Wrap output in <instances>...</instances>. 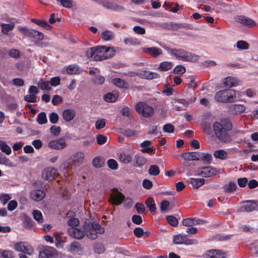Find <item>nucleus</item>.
Wrapping results in <instances>:
<instances>
[{
  "instance_id": "b1692460",
  "label": "nucleus",
  "mask_w": 258,
  "mask_h": 258,
  "mask_svg": "<svg viewBox=\"0 0 258 258\" xmlns=\"http://www.w3.org/2000/svg\"><path fill=\"white\" fill-rule=\"evenodd\" d=\"M170 26L171 29L173 30H177L179 29H194V27L192 25L187 23H172L170 24Z\"/></svg>"
},
{
  "instance_id": "052dcab7",
  "label": "nucleus",
  "mask_w": 258,
  "mask_h": 258,
  "mask_svg": "<svg viewBox=\"0 0 258 258\" xmlns=\"http://www.w3.org/2000/svg\"><path fill=\"white\" fill-rule=\"evenodd\" d=\"M63 7L70 9L73 6V1L72 0H56Z\"/></svg>"
},
{
  "instance_id": "de8ad7c7",
  "label": "nucleus",
  "mask_w": 258,
  "mask_h": 258,
  "mask_svg": "<svg viewBox=\"0 0 258 258\" xmlns=\"http://www.w3.org/2000/svg\"><path fill=\"white\" fill-rule=\"evenodd\" d=\"M49 85V83L48 81H45L42 79H41L37 84V85L40 89L41 90H46L48 92L51 90V88Z\"/></svg>"
},
{
  "instance_id": "c03bdc74",
  "label": "nucleus",
  "mask_w": 258,
  "mask_h": 258,
  "mask_svg": "<svg viewBox=\"0 0 258 258\" xmlns=\"http://www.w3.org/2000/svg\"><path fill=\"white\" fill-rule=\"evenodd\" d=\"M115 37L113 32L109 30H105L102 33V38L105 41H110L114 39Z\"/></svg>"
},
{
  "instance_id": "f03ea898",
  "label": "nucleus",
  "mask_w": 258,
  "mask_h": 258,
  "mask_svg": "<svg viewBox=\"0 0 258 258\" xmlns=\"http://www.w3.org/2000/svg\"><path fill=\"white\" fill-rule=\"evenodd\" d=\"M213 128L216 137L222 142L228 143L230 140L228 133L232 129V124L229 120L225 119L213 123Z\"/></svg>"
},
{
  "instance_id": "5fc2aeb1",
  "label": "nucleus",
  "mask_w": 258,
  "mask_h": 258,
  "mask_svg": "<svg viewBox=\"0 0 258 258\" xmlns=\"http://www.w3.org/2000/svg\"><path fill=\"white\" fill-rule=\"evenodd\" d=\"M67 224L70 228H77L79 225L80 221L77 218H72L68 220Z\"/></svg>"
},
{
  "instance_id": "6e6d98bb",
  "label": "nucleus",
  "mask_w": 258,
  "mask_h": 258,
  "mask_svg": "<svg viewBox=\"0 0 258 258\" xmlns=\"http://www.w3.org/2000/svg\"><path fill=\"white\" fill-rule=\"evenodd\" d=\"M34 219L39 223H42L43 222L42 213L39 210H34L33 212Z\"/></svg>"
},
{
  "instance_id": "c756f323",
  "label": "nucleus",
  "mask_w": 258,
  "mask_h": 258,
  "mask_svg": "<svg viewBox=\"0 0 258 258\" xmlns=\"http://www.w3.org/2000/svg\"><path fill=\"white\" fill-rule=\"evenodd\" d=\"M188 181L193 188L198 189L205 183V180L204 178H190Z\"/></svg>"
},
{
  "instance_id": "69168bd1",
  "label": "nucleus",
  "mask_w": 258,
  "mask_h": 258,
  "mask_svg": "<svg viewBox=\"0 0 258 258\" xmlns=\"http://www.w3.org/2000/svg\"><path fill=\"white\" fill-rule=\"evenodd\" d=\"M106 122L104 119H99L95 122V127L97 130H100L105 126Z\"/></svg>"
},
{
  "instance_id": "5701e85b",
  "label": "nucleus",
  "mask_w": 258,
  "mask_h": 258,
  "mask_svg": "<svg viewBox=\"0 0 258 258\" xmlns=\"http://www.w3.org/2000/svg\"><path fill=\"white\" fill-rule=\"evenodd\" d=\"M245 107L243 105L232 104L229 107V111L233 114H238L245 111Z\"/></svg>"
},
{
  "instance_id": "58836bf2",
  "label": "nucleus",
  "mask_w": 258,
  "mask_h": 258,
  "mask_svg": "<svg viewBox=\"0 0 258 258\" xmlns=\"http://www.w3.org/2000/svg\"><path fill=\"white\" fill-rule=\"evenodd\" d=\"M173 67V64L172 62L165 61L159 64L158 69L162 71H167L171 70Z\"/></svg>"
},
{
  "instance_id": "f704fd0d",
  "label": "nucleus",
  "mask_w": 258,
  "mask_h": 258,
  "mask_svg": "<svg viewBox=\"0 0 258 258\" xmlns=\"http://www.w3.org/2000/svg\"><path fill=\"white\" fill-rule=\"evenodd\" d=\"M200 160H202L205 164H210L212 161V155L209 153H199Z\"/></svg>"
},
{
  "instance_id": "864d4df0",
  "label": "nucleus",
  "mask_w": 258,
  "mask_h": 258,
  "mask_svg": "<svg viewBox=\"0 0 258 258\" xmlns=\"http://www.w3.org/2000/svg\"><path fill=\"white\" fill-rule=\"evenodd\" d=\"M148 172L151 175L157 176L160 173V169L157 165H152L150 166Z\"/></svg>"
},
{
  "instance_id": "c9c22d12",
  "label": "nucleus",
  "mask_w": 258,
  "mask_h": 258,
  "mask_svg": "<svg viewBox=\"0 0 258 258\" xmlns=\"http://www.w3.org/2000/svg\"><path fill=\"white\" fill-rule=\"evenodd\" d=\"M124 43L128 45H139L141 44L140 40L135 37H128L124 39Z\"/></svg>"
},
{
  "instance_id": "49530a36",
  "label": "nucleus",
  "mask_w": 258,
  "mask_h": 258,
  "mask_svg": "<svg viewBox=\"0 0 258 258\" xmlns=\"http://www.w3.org/2000/svg\"><path fill=\"white\" fill-rule=\"evenodd\" d=\"M0 164L9 167L13 166L12 161L1 152H0Z\"/></svg>"
},
{
  "instance_id": "393cba45",
  "label": "nucleus",
  "mask_w": 258,
  "mask_h": 258,
  "mask_svg": "<svg viewBox=\"0 0 258 258\" xmlns=\"http://www.w3.org/2000/svg\"><path fill=\"white\" fill-rule=\"evenodd\" d=\"M76 115V112L73 109H67L63 110L62 112V116L63 119L69 122L72 120Z\"/></svg>"
},
{
  "instance_id": "9d476101",
  "label": "nucleus",
  "mask_w": 258,
  "mask_h": 258,
  "mask_svg": "<svg viewBox=\"0 0 258 258\" xmlns=\"http://www.w3.org/2000/svg\"><path fill=\"white\" fill-rule=\"evenodd\" d=\"M197 174L199 176L204 177H209L216 175L218 171L216 168L212 166L202 167L197 170Z\"/></svg>"
},
{
  "instance_id": "6e6552de",
  "label": "nucleus",
  "mask_w": 258,
  "mask_h": 258,
  "mask_svg": "<svg viewBox=\"0 0 258 258\" xmlns=\"http://www.w3.org/2000/svg\"><path fill=\"white\" fill-rule=\"evenodd\" d=\"M14 249L18 251L22 252L28 255H31L34 252V249L27 242H17L14 245Z\"/></svg>"
},
{
  "instance_id": "a878e982",
  "label": "nucleus",
  "mask_w": 258,
  "mask_h": 258,
  "mask_svg": "<svg viewBox=\"0 0 258 258\" xmlns=\"http://www.w3.org/2000/svg\"><path fill=\"white\" fill-rule=\"evenodd\" d=\"M200 152H187L181 154L180 156L182 157L184 160H200Z\"/></svg>"
},
{
  "instance_id": "8fccbe9b",
  "label": "nucleus",
  "mask_w": 258,
  "mask_h": 258,
  "mask_svg": "<svg viewBox=\"0 0 258 258\" xmlns=\"http://www.w3.org/2000/svg\"><path fill=\"white\" fill-rule=\"evenodd\" d=\"M37 121L39 124H43L47 122L46 114L44 112H41L38 114Z\"/></svg>"
},
{
  "instance_id": "aec40b11",
  "label": "nucleus",
  "mask_w": 258,
  "mask_h": 258,
  "mask_svg": "<svg viewBox=\"0 0 258 258\" xmlns=\"http://www.w3.org/2000/svg\"><path fill=\"white\" fill-rule=\"evenodd\" d=\"M68 250L72 253L81 254L83 251V248L78 241H74L69 244Z\"/></svg>"
},
{
  "instance_id": "39448f33",
  "label": "nucleus",
  "mask_w": 258,
  "mask_h": 258,
  "mask_svg": "<svg viewBox=\"0 0 258 258\" xmlns=\"http://www.w3.org/2000/svg\"><path fill=\"white\" fill-rule=\"evenodd\" d=\"M236 91L234 89H224L217 92L215 99L219 102L232 103L236 101Z\"/></svg>"
},
{
  "instance_id": "c85d7f7f",
  "label": "nucleus",
  "mask_w": 258,
  "mask_h": 258,
  "mask_svg": "<svg viewBox=\"0 0 258 258\" xmlns=\"http://www.w3.org/2000/svg\"><path fill=\"white\" fill-rule=\"evenodd\" d=\"M140 75L143 79L149 80L158 78L160 77V75L158 73L148 71H144L140 73Z\"/></svg>"
},
{
  "instance_id": "f3484780",
  "label": "nucleus",
  "mask_w": 258,
  "mask_h": 258,
  "mask_svg": "<svg viewBox=\"0 0 258 258\" xmlns=\"http://www.w3.org/2000/svg\"><path fill=\"white\" fill-rule=\"evenodd\" d=\"M143 52L148 54L153 57H157L163 53L161 48L156 47H143L141 48Z\"/></svg>"
},
{
  "instance_id": "a19ab883",
  "label": "nucleus",
  "mask_w": 258,
  "mask_h": 258,
  "mask_svg": "<svg viewBox=\"0 0 258 258\" xmlns=\"http://www.w3.org/2000/svg\"><path fill=\"white\" fill-rule=\"evenodd\" d=\"M236 184L233 182H229L228 184H225L223 188L225 192L231 193L236 190Z\"/></svg>"
},
{
  "instance_id": "20e7f679",
  "label": "nucleus",
  "mask_w": 258,
  "mask_h": 258,
  "mask_svg": "<svg viewBox=\"0 0 258 258\" xmlns=\"http://www.w3.org/2000/svg\"><path fill=\"white\" fill-rule=\"evenodd\" d=\"M85 235L90 239L95 240L97 238L98 234H102L105 232V229L98 222L90 220H86L83 225Z\"/></svg>"
},
{
  "instance_id": "bb28decb",
  "label": "nucleus",
  "mask_w": 258,
  "mask_h": 258,
  "mask_svg": "<svg viewBox=\"0 0 258 258\" xmlns=\"http://www.w3.org/2000/svg\"><path fill=\"white\" fill-rule=\"evenodd\" d=\"M118 97V91H114L105 94L103 96V99L107 102H114L117 100Z\"/></svg>"
},
{
  "instance_id": "ea45409f",
  "label": "nucleus",
  "mask_w": 258,
  "mask_h": 258,
  "mask_svg": "<svg viewBox=\"0 0 258 258\" xmlns=\"http://www.w3.org/2000/svg\"><path fill=\"white\" fill-rule=\"evenodd\" d=\"M112 83L115 86L121 88H126L127 83L123 80L120 78H115L112 80Z\"/></svg>"
},
{
  "instance_id": "0eeeda50",
  "label": "nucleus",
  "mask_w": 258,
  "mask_h": 258,
  "mask_svg": "<svg viewBox=\"0 0 258 258\" xmlns=\"http://www.w3.org/2000/svg\"><path fill=\"white\" fill-rule=\"evenodd\" d=\"M20 30L27 37L34 38L37 40H41L44 38V34L42 32L33 29H28L27 27L21 28Z\"/></svg>"
},
{
  "instance_id": "2eb2a0df",
  "label": "nucleus",
  "mask_w": 258,
  "mask_h": 258,
  "mask_svg": "<svg viewBox=\"0 0 258 258\" xmlns=\"http://www.w3.org/2000/svg\"><path fill=\"white\" fill-rule=\"evenodd\" d=\"M97 2L99 4L102 5L103 7L107 9L115 11H121L124 10L123 7L113 4L107 0H98Z\"/></svg>"
},
{
  "instance_id": "a211bd4d",
  "label": "nucleus",
  "mask_w": 258,
  "mask_h": 258,
  "mask_svg": "<svg viewBox=\"0 0 258 258\" xmlns=\"http://www.w3.org/2000/svg\"><path fill=\"white\" fill-rule=\"evenodd\" d=\"M48 146L51 149L60 150L64 149L67 146V144L64 139H60L49 141Z\"/></svg>"
},
{
  "instance_id": "ddd939ff",
  "label": "nucleus",
  "mask_w": 258,
  "mask_h": 258,
  "mask_svg": "<svg viewBox=\"0 0 258 258\" xmlns=\"http://www.w3.org/2000/svg\"><path fill=\"white\" fill-rule=\"evenodd\" d=\"M57 170L55 168L48 167L45 168L42 172V177L45 180L51 181L57 176Z\"/></svg>"
},
{
  "instance_id": "6ab92c4d",
  "label": "nucleus",
  "mask_w": 258,
  "mask_h": 258,
  "mask_svg": "<svg viewBox=\"0 0 258 258\" xmlns=\"http://www.w3.org/2000/svg\"><path fill=\"white\" fill-rule=\"evenodd\" d=\"M116 193L115 194H111L110 196V200L112 204L114 205H119L121 204L125 199V196L117 189Z\"/></svg>"
},
{
  "instance_id": "a18cd8bd",
  "label": "nucleus",
  "mask_w": 258,
  "mask_h": 258,
  "mask_svg": "<svg viewBox=\"0 0 258 258\" xmlns=\"http://www.w3.org/2000/svg\"><path fill=\"white\" fill-rule=\"evenodd\" d=\"M0 149L2 152L5 153L7 155L11 154L12 152L11 148L7 144L6 142L3 141H0Z\"/></svg>"
},
{
  "instance_id": "473e14b6",
  "label": "nucleus",
  "mask_w": 258,
  "mask_h": 258,
  "mask_svg": "<svg viewBox=\"0 0 258 258\" xmlns=\"http://www.w3.org/2000/svg\"><path fill=\"white\" fill-rule=\"evenodd\" d=\"M239 80L232 77H228L225 78L224 84L225 86L232 87L238 84Z\"/></svg>"
},
{
  "instance_id": "3c124183",
  "label": "nucleus",
  "mask_w": 258,
  "mask_h": 258,
  "mask_svg": "<svg viewBox=\"0 0 258 258\" xmlns=\"http://www.w3.org/2000/svg\"><path fill=\"white\" fill-rule=\"evenodd\" d=\"M119 160L124 164H127L132 161V158L130 155L121 153L119 156Z\"/></svg>"
},
{
  "instance_id": "2f4dec72",
  "label": "nucleus",
  "mask_w": 258,
  "mask_h": 258,
  "mask_svg": "<svg viewBox=\"0 0 258 258\" xmlns=\"http://www.w3.org/2000/svg\"><path fill=\"white\" fill-rule=\"evenodd\" d=\"M257 207V205L256 203L254 201H247L246 202L245 204L243 206L242 208L246 212H252L254 210H256V207Z\"/></svg>"
},
{
  "instance_id": "4d7b16f0",
  "label": "nucleus",
  "mask_w": 258,
  "mask_h": 258,
  "mask_svg": "<svg viewBox=\"0 0 258 258\" xmlns=\"http://www.w3.org/2000/svg\"><path fill=\"white\" fill-rule=\"evenodd\" d=\"M236 47L240 50H245L248 49L249 44L244 40H239L236 42Z\"/></svg>"
},
{
  "instance_id": "4468645a",
  "label": "nucleus",
  "mask_w": 258,
  "mask_h": 258,
  "mask_svg": "<svg viewBox=\"0 0 258 258\" xmlns=\"http://www.w3.org/2000/svg\"><path fill=\"white\" fill-rule=\"evenodd\" d=\"M68 234L74 239L81 240L84 238L85 232L79 228H69L67 229Z\"/></svg>"
},
{
  "instance_id": "338daca9",
  "label": "nucleus",
  "mask_w": 258,
  "mask_h": 258,
  "mask_svg": "<svg viewBox=\"0 0 258 258\" xmlns=\"http://www.w3.org/2000/svg\"><path fill=\"white\" fill-rule=\"evenodd\" d=\"M13 252L9 250H1V257L13 258Z\"/></svg>"
},
{
  "instance_id": "dca6fc26",
  "label": "nucleus",
  "mask_w": 258,
  "mask_h": 258,
  "mask_svg": "<svg viewBox=\"0 0 258 258\" xmlns=\"http://www.w3.org/2000/svg\"><path fill=\"white\" fill-rule=\"evenodd\" d=\"M204 258H225L226 254L220 250L211 249L203 255Z\"/></svg>"
},
{
  "instance_id": "0e129e2a",
  "label": "nucleus",
  "mask_w": 258,
  "mask_h": 258,
  "mask_svg": "<svg viewBox=\"0 0 258 258\" xmlns=\"http://www.w3.org/2000/svg\"><path fill=\"white\" fill-rule=\"evenodd\" d=\"M105 81V78L100 75H96L92 79V81L94 84H98V85H101Z\"/></svg>"
},
{
  "instance_id": "774afa93",
  "label": "nucleus",
  "mask_w": 258,
  "mask_h": 258,
  "mask_svg": "<svg viewBox=\"0 0 258 258\" xmlns=\"http://www.w3.org/2000/svg\"><path fill=\"white\" fill-rule=\"evenodd\" d=\"M185 71V68L182 65H178L173 70V72L177 74H183Z\"/></svg>"
},
{
  "instance_id": "13d9d810",
  "label": "nucleus",
  "mask_w": 258,
  "mask_h": 258,
  "mask_svg": "<svg viewBox=\"0 0 258 258\" xmlns=\"http://www.w3.org/2000/svg\"><path fill=\"white\" fill-rule=\"evenodd\" d=\"M168 224L173 227H176L178 225L177 219L173 216H167L166 217Z\"/></svg>"
},
{
  "instance_id": "72a5a7b5",
  "label": "nucleus",
  "mask_w": 258,
  "mask_h": 258,
  "mask_svg": "<svg viewBox=\"0 0 258 258\" xmlns=\"http://www.w3.org/2000/svg\"><path fill=\"white\" fill-rule=\"evenodd\" d=\"M135 163H134V167H141L144 166L147 162V160L143 156L136 155L135 156Z\"/></svg>"
},
{
  "instance_id": "e433bc0d",
  "label": "nucleus",
  "mask_w": 258,
  "mask_h": 258,
  "mask_svg": "<svg viewBox=\"0 0 258 258\" xmlns=\"http://www.w3.org/2000/svg\"><path fill=\"white\" fill-rule=\"evenodd\" d=\"M145 204L147 207L149 208V211L151 213H154L156 211V205L153 198H148L145 202Z\"/></svg>"
},
{
  "instance_id": "f8f14e48",
  "label": "nucleus",
  "mask_w": 258,
  "mask_h": 258,
  "mask_svg": "<svg viewBox=\"0 0 258 258\" xmlns=\"http://www.w3.org/2000/svg\"><path fill=\"white\" fill-rule=\"evenodd\" d=\"M195 239H188L186 235L178 234L173 237V242L176 244L190 245L196 243Z\"/></svg>"
},
{
  "instance_id": "cd10ccee",
  "label": "nucleus",
  "mask_w": 258,
  "mask_h": 258,
  "mask_svg": "<svg viewBox=\"0 0 258 258\" xmlns=\"http://www.w3.org/2000/svg\"><path fill=\"white\" fill-rule=\"evenodd\" d=\"M152 142L150 141L146 140L141 144V147L142 148L141 151L143 153H151L154 150V147H150Z\"/></svg>"
},
{
  "instance_id": "bf43d9fd",
  "label": "nucleus",
  "mask_w": 258,
  "mask_h": 258,
  "mask_svg": "<svg viewBox=\"0 0 258 258\" xmlns=\"http://www.w3.org/2000/svg\"><path fill=\"white\" fill-rule=\"evenodd\" d=\"M24 227L27 229H30L33 226V221L32 219L28 216L24 218Z\"/></svg>"
},
{
  "instance_id": "412c9836",
  "label": "nucleus",
  "mask_w": 258,
  "mask_h": 258,
  "mask_svg": "<svg viewBox=\"0 0 258 258\" xmlns=\"http://www.w3.org/2000/svg\"><path fill=\"white\" fill-rule=\"evenodd\" d=\"M71 158L72 165L75 166H79L83 162L84 154L82 152H78L73 155Z\"/></svg>"
},
{
  "instance_id": "423d86ee",
  "label": "nucleus",
  "mask_w": 258,
  "mask_h": 258,
  "mask_svg": "<svg viewBox=\"0 0 258 258\" xmlns=\"http://www.w3.org/2000/svg\"><path fill=\"white\" fill-rule=\"evenodd\" d=\"M135 108L137 112L144 117H150L154 113V108L144 102H138Z\"/></svg>"
},
{
  "instance_id": "09e8293b",
  "label": "nucleus",
  "mask_w": 258,
  "mask_h": 258,
  "mask_svg": "<svg viewBox=\"0 0 258 258\" xmlns=\"http://www.w3.org/2000/svg\"><path fill=\"white\" fill-rule=\"evenodd\" d=\"M214 156L216 158L225 160L227 158V153L223 150H218L214 152Z\"/></svg>"
},
{
  "instance_id": "e2e57ef3",
  "label": "nucleus",
  "mask_w": 258,
  "mask_h": 258,
  "mask_svg": "<svg viewBox=\"0 0 258 258\" xmlns=\"http://www.w3.org/2000/svg\"><path fill=\"white\" fill-rule=\"evenodd\" d=\"M107 163L109 168L112 170H116L118 168V164L116 160L113 159L108 160Z\"/></svg>"
},
{
  "instance_id": "603ef678",
  "label": "nucleus",
  "mask_w": 258,
  "mask_h": 258,
  "mask_svg": "<svg viewBox=\"0 0 258 258\" xmlns=\"http://www.w3.org/2000/svg\"><path fill=\"white\" fill-rule=\"evenodd\" d=\"M2 28V31L4 34H7L9 31H12L14 27V24H2L1 25Z\"/></svg>"
},
{
  "instance_id": "680f3d73",
  "label": "nucleus",
  "mask_w": 258,
  "mask_h": 258,
  "mask_svg": "<svg viewBox=\"0 0 258 258\" xmlns=\"http://www.w3.org/2000/svg\"><path fill=\"white\" fill-rule=\"evenodd\" d=\"M9 55L15 59H18L20 57V52L16 49H11L8 52Z\"/></svg>"
},
{
  "instance_id": "4be33fe9",
  "label": "nucleus",
  "mask_w": 258,
  "mask_h": 258,
  "mask_svg": "<svg viewBox=\"0 0 258 258\" xmlns=\"http://www.w3.org/2000/svg\"><path fill=\"white\" fill-rule=\"evenodd\" d=\"M46 194L45 192L41 189H34L30 193V198L35 201L39 202L42 200Z\"/></svg>"
},
{
  "instance_id": "1a4fd4ad",
  "label": "nucleus",
  "mask_w": 258,
  "mask_h": 258,
  "mask_svg": "<svg viewBox=\"0 0 258 258\" xmlns=\"http://www.w3.org/2000/svg\"><path fill=\"white\" fill-rule=\"evenodd\" d=\"M57 252L54 248L47 246L39 252V258H56Z\"/></svg>"
},
{
  "instance_id": "f257e3e1",
  "label": "nucleus",
  "mask_w": 258,
  "mask_h": 258,
  "mask_svg": "<svg viewBox=\"0 0 258 258\" xmlns=\"http://www.w3.org/2000/svg\"><path fill=\"white\" fill-rule=\"evenodd\" d=\"M115 53L113 47L105 46H97L90 48L86 51L88 58H93L95 60H102L111 58Z\"/></svg>"
},
{
  "instance_id": "7ed1b4c3",
  "label": "nucleus",
  "mask_w": 258,
  "mask_h": 258,
  "mask_svg": "<svg viewBox=\"0 0 258 258\" xmlns=\"http://www.w3.org/2000/svg\"><path fill=\"white\" fill-rule=\"evenodd\" d=\"M162 47L170 55L175 57L176 59L183 61L196 62L200 58L199 55L186 51L181 48H170L166 45L162 46Z\"/></svg>"
},
{
  "instance_id": "79ce46f5",
  "label": "nucleus",
  "mask_w": 258,
  "mask_h": 258,
  "mask_svg": "<svg viewBox=\"0 0 258 258\" xmlns=\"http://www.w3.org/2000/svg\"><path fill=\"white\" fill-rule=\"evenodd\" d=\"M31 21L36 25L40 26L46 30H49L51 28L50 25L47 23V22L41 20L37 19H32Z\"/></svg>"
},
{
  "instance_id": "4c0bfd02",
  "label": "nucleus",
  "mask_w": 258,
  "mask_h": 258,
  "mask_svg": "<svg viewBox=\"0 0 258 258\" xmlns=\"http://www.w3.org/2000/svg\"><path fill=\"white\" fill-rule=\"evenodd\" d=\"M104 164V158L100 156L96 157L92 161L93 165L96 168L102 167L103 166Z\"/></svg>"
},
{
  "instance_id": "37998d69",
  "label": "nucleus",
  "mask_w": 258,
  "mask_h": 258,
  "mask_svg": "<svg viewBox=\"0 0 258 258\" xmlns=\"http://www.w3.org/2000/svg\"><path fill=\"white\" fill-rule=\"evenodd\" d=\"M196 100V97L195 95L190 99H177L175 100V101L178 103L183 104L185 107H187L189 104L195 102Z\"/></svg>"
},
{
  "instance_id": "7c9ffc66",
  "label": "nucleus",
  "mask_w": 258,
  "mask_h": 258,
  "mask_svg": "<svg viewBox=\"0 0 258 258\" xmlns=\"http://www.w3.org/2000/svg\"><path fill=\"white\" fill-rule=\"evenodd\" d=\"M67 73L69 75H78L83 72V70L77 64H71L66 69Z\"/></svg>"
},
{
  "instance_id": "9b49d317",
  "label": "nucleus",
  "mask_w": 258,
  "mask_h": 258,
  "mask_svg": "<svg viewBox=\"0 0 258 258\" xmlns=\"http://www.w3.org/2000/svg\"><path fill=\"white\" fill-rule=\"evenodd\" d=\"M235 20L236 22L242 25H244L249 28L253 27L256 25V24L254 20L245 16H237L235 18Z\"/></svg>"
}]
</instances>
